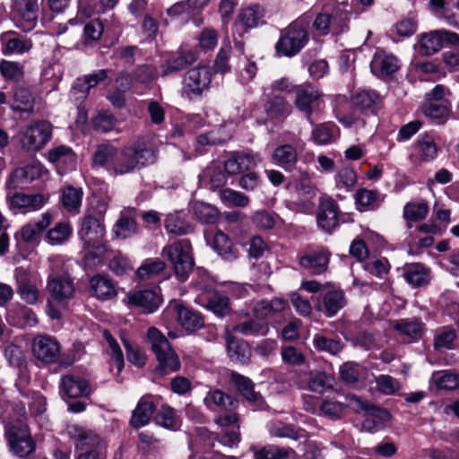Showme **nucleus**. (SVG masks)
Returning a JSON list of instances; mask_svg holds the SVG:
<instances>
[{
    "label": "nucleus",
    "instance_id": "a18cd8bd",
    "mask_svg": "<svg viewBox=\"0 0 459 459\" xmlns=\"http://www.w3.org/2000/svg\"><path fill=\"white\" fill-rule=\"evenodd\" d=\"M227 351L229 357L232 361L241 364L247 363L251 356V350L247 343L236 339L232 333L226 335Z\"/></svg>",
    "mask_w": 459,
    "mask_h": 459
},
{
    "label": "nucleus",
    "instance_id": "c9c22d12",
    "mask_svg": "<svg viewBox=\"0 0 459 459\" xmlns=\"http://www.w3.org/2000/svg\"><path fill=\"white\" fill-rule=\"evenodd\" d=\"M373 74L379 77H385L395 73L399 69L398 59L393 55H386L383 51H377L370 63Z\"/></svg>",
    "mask_w": 459,
    "mask_h": 459
},
{
    "label": "nucleus",
    "instance_id": "393cba45",
    "mask_svg": "<svg viewBox=\"0 0 459 459\" xmlns=\"http://www.w3.org/2000/svg\"><path fill=\"white\" fill-rule=\"evenodd\" d=\"M205 239L208 245L223 259L234 260L238 257V250L231 239L221 230L205 232Z\"/></svg>",
    "mask_w": 459,
    "mask_h": 459
},
{
    "label": "nucleus",
    "instance_id": "b1692460",
    "mask_svg": "<svg viewBox=\"0 0 459 459\" xmlns=\"http://www.w3.org/2000/svg\"><path fill=\"white\" fill-rule=\"evenodd\" d=\"M160 398L151 394L143 395L133 411L130 424L139 429L149 423L155 409L160 403Z\"/></svg>",
    "mask_w": 459,
    "mask_h": 459
},
{
    "label": "nucleus",
    "instance_id": "4d7b16f0",
    "mask_svg": "<svg viewBox=\"0 0 459 459\" xmlns=\"http://www.w3.org/2000/svg\"><path fill=\"white\" fill-rule=\"evenodd\" d=\"M191 209L195 218L201 222L213 224L219 219L218 210L209 204L200 201H194L191 204Z\"/></svg>",
    "mask_w": 459,
    "mask_h": 459
},
{
    "label": "nucleus",
    "instance_id": "774afa93",
    "mask_svg": "<svg viewBox=\"0 0 459 459\" xmlns=\"http://www.w3.org/2000/svg\"><path fill=\"white\" fill-rule=\"evenodd\" d=\"M33 98L30 92L24 88H17L13 92L12 108L16 111L29 112L32 109Z\"/></svg>",
    "mask_w": 459,
    "mask_h": 459
},
{
    "label": "nucleus",
    "instance_id": "de8ad7c7",
    "mask_svg": "<svg viewBox=\"0 0 459 459\" xmlns=\"http://www.w3.org/2000/svg\"><path fill=\"white\" fill-rule=\"evenodd\" d=\"M311 138L316 145H327L339 138V129L333 123H323L313 128Z\"/></svg>",
    "mask_w": 459,
    "mask_h": 459
},
{
    "label": "nucleus",
    "instance_id": "3c124183",
    "mask_svg": "<svg viewBox=\"0 0 459 459\" xmlns=\"http://www.w3.org/2000/svg\"><path fill=\"white\" fill-rule=\"evenodd\" d=\"M195 60V53L192 51H181L178 56L168 59L161 65V75L166 76L172 73L182 70L186 65L191 64Z\"/></svg>",
    "mask_w": 459,
    "mask_h": 459
},
{
    "label": "nucleus",
    "instance_id": "2f4dec72",
    "mask_svg": "<svg viewBox=\"0 0 459 459\" xmlns=\"http://www.w3.org/2000/svg\"><path fill=\"white\" fill-rule=\"evenodd\" d=\"M14 276L17 283V292L22 299L29 304H35L39 299V291L31 282L28 272L20 267L15 270Z\"/></svg>",
    "mask_w": 459,
    "mask_h": 459
},
{
    "label": "nucleus",
    "instance_id": "a211bd4d",
    "mask_svg": "<svg viewBox=\"0 0 459 459\" xmlns=\"http://www.w3.org/2000/svg\"><path fill=\"white\" fill-rule=\"evenodd\" d=\"M346 305L344 292L338 288L329 286L322 293L316 303L318 311L323 312L326 316H334Z\"/></svg>",
    "mask_w": 459,
    "mask_h": 459
},
{
    "label": "nucleus",
    "instance_id": "9b49d317",
    "mask_svg": "<svg viewBox=\"0 0 459 459\" xmlns=\"http://www.w3.org/2000/svg\"><path fill=\"white\" fill-rule=\"evenodd\" d=\"M212 81V70L201 65L188 70L183 81V91L188 98L200 96L208 90Z\"/></svg>",
    "mask_w": 459,
    "mask_h": 459
},
{
    "label": "nucleus",
    "instance_id": "9d476101",
    "mask_svg": "<svg viewBox=\"0 0 459 459\" xmlns=\"http://www.w3.org/2000/svg\"><path fill=\"white\" fill-rule=\"evenodd\" d=\"M165 318H175L186 331L193 332L204 325L201 315L183 306L178 300H171L163 312Z\"/></svg>",
    "mask_w": 459,
    "mask_h": 459
},
{
    "label": "nucleus",
    "instance_id": "864d4df0",
    "mask_svg": "<svg viewBox=\"0 0 459 459\" xmlns=\"http://www.w3.org/2000/svg\"><path fill=\"white\" fill-rule=\"evenodd\" d=\"M296 193L299 200L296 202L301 212L308 213L314 209L312 199L316 197V189L311 184L299 183L296 186Z\"/></svg>",
    "mask_w": 459,
    "mask_h": 459
},
{
    "label": "nucleus",
    "instance_id": "423d86ee",
    "mask_svg": "<svg viewBox=\"0 0 459 459\" xmlns=\"http://www.w3.org/2000/svg\"><path fill=\"white\" fill-rule=\"evenodd\" d=\"M147 336L159 362L157 370L161 375L178 370L180 368L179 358L172 350L165 335L157 328L152 327L148 330Z\"/></svg>",
    "mask_w": 459,
    "mask_h": 459
},
{
    "label": "nucleus",
    "instance_id": "4c0bfd02",
    "mask_svg": "<svg viewBox=\"0 0 459 459\" xmlns=\"http://www.w3.org/2000/svg\"><path fill=\"white\" fill-rule=\"evenodd\" d=\"M267 117L274 122H282L291 113V106L281 96H268V100L264 105Z\"/></svg>",
    "mask_w": 459,
    "mask_h": 459
},
{
    "label": "nucleus",
    "instance_id": "7ed1b4c3",
    "mask_svg": "<svg viewBox=\"0 0 459 459\" xmlns=\"http://www.w3.org/2000/svg\"><path fill=\"white\" fill-rule=\"evenodd\" d=\"M161 255L172 265L174 273L179 281H186L195 265L192 245L188 239L177 240L166 245Z\"/></svg>",
    "mask_w": 459,
    "mask_h": 459
},
{
    "label": "nucleus",
    "instance_id": "603ef678",
    "mask_svg": "<svg viewBox=\"0 0 459 459\" xmlns=\"http://www.w3.org/2000/svg\"><path fill=\"white\" fill-rule=\"evenodd\" d=\"M383 202L381 195L375 190L359 189L355 194V204L360 212L375 210Z\"/></svg>",
    "mask_w": 459,
    "mask_h": 459
},
{
    "label": "nucleus",
    "instance_id": "0e129e2a",
    "mask_svg": "<svg viewBox=\"0 0 459 459\" xmlns=\"http://www.w3.org/2000/svg\"><path fill=\"white\" fill-rule=\"evenodd\" d=\"M269 331L268 324L261 321H246L235 325L232 333H238L243 335H265Z\"/></svg>",
    "mask_w": 459,
    "mask_h": 459
},
{
    "label": "nucleus",
    "instance_id": "c85d7f7f",
    "mask_svg": "<svg viewBox=\"0 0 459 459\" xmlns=\"http://www.w3.org/2000/svg\"><path fill=\"white\" fill-rule=\"evenodd\" d=\"M404 281L413 288L428 285L432 279L430 268L420 263L406 264L403 267Z\"/></svg>",
    "mask_w": 459,
    "mask_h": 459
},
{
    "label": "nucleus",
    "instance_id": "a878e982",
    "mask_svg": "<svg viewBox=\"0 0 459 459\" xmlns=\"http://www.w3.org/2000/svg\"><path fill=\"white\" fill-rule=\"evenodd\" d=\"M12 190H8L7 198L11 208L23 210L25 212H34L41 209L48 201V196L42 194L27 195L23 193H14L11 195Z\"/></svg>",
    "mask_w": 459,
    "mask_h": 459
},
{
    "label": "nucleus",
    "instance_id": "4468645a",
    "mask_svg": "<svg viewBox=\"0 0 459 459\" xmlns=\"http://www.w3.org/2000/svg\"><path fill=\"white\" fill-rule=\"evenodd\" d=\"M296 385L299 389L324 394L333 388V378L322 370L300 372L297 376Z\"/></svg>",
    "mask_w": 459,
    "mask_h": 459
},
{
    "label": "nucleus",
    "instance_id": "bb28decb",
    "mask_svg": "<svg viewBox=\"0 0 459 459\" xmlns=\"http://www.w3.org/2000/svg\"><path fill=\"white\" fill-rule=\"evenodd\" d=\"M126 303L142 308L144 313H153L160 307L161 299L151 290L131 291L126 295Z\"/></svg>",
    "mask_w": 459,
    "mask_h": 459
},
{
    "label": "nucleus",
    "instance_id": "5701e85b",
    "mask_svg": "<svg viewBox=\"0 0 459 459\" xmlns=\"http://www.w3.org/2000/svg\"><path fill=\"white\" fill-rule=\"evenodd\" d=\"M261 162L258 154L251 152H233L224 162V169L230 175L245 173Z\"/></svg>",
    "mask_w": 459,
    "mask_h": 459
},
{
    "label": "nucleus",
    "instance_id": "680f3d73",
    "mask_svg": "<svg viewBox=\"0 0 459 459\" xmlns=\"http://www.w3.org/2000/svg\"><path fill=\"white\" fill-rule=\"evenodd\" d=\"M166 268L164 262L158 258L145 259L136 271V275L141 280L152 279L160 275Z\"/></svg>",
    "mask_w": 459,
    "mask_h": 459
},
{
    "label": "nucleus",
    "instance_id": "6e6552de",
    "mask_svg": "<svg viewBox=\"0 0 459 459\" xmlns=\"http://www.w3.org/2000/svg\"><path fill=\"white\" fill-rule=\"evenodd\" d=\"M294 105L313 124L312 115L324 107V94L310 83L297 85Z\"/></svg>",
    "mask_w": 459,
    "mask_h": 459
},
{
    "label": "nucleus",
    "instance_id": "2eb2a0df",
    "mask_svg": "<svg viewBox=\"0 0 459 459\" xmlns=\"http://www.w3.org/2000/svg\"><path fill=\"white\" fill-rule=\"evenodd\" d=\"M48 175V170L39 162H33L22 168L16 169L6 181L7 190H15L23 185L43 178Z\"/></svg>",
    "mask_w": 459,
    "mask_h": 459
},
{
    "label": "nucleus",
    "instance_id": "37998d69",
    "mask_svg": "<svg viewBox=\"0 0 459 459\" xmlns=\"http://www.w3.org/2000/svg\"><path fill=\"white\" fill-rule=\"evenodd\" d=\"M137 225L134 221V210L125 209L120 213V218L116 222L113 233L117 238H127L136 233Z\"/></svg>",
    "mask_w": 459,
    "mask_h": 459
},
{
    "label": "nucleus",
    "instance_id": "338daca9",
    "mask_svg": "<svg viewBox=\"0 0 459 459\" xmlns=\"http://www.w3.org/2000/svg\"><path fill=\"white\" fill-rule=\"evenodd\" d=\"M429 212V206L425 202L408 203L403 208V218L411 228V221H418L425 219Z\"/></svg>",
    "mask_w": 459,
    "mask_h": 459
},
{
    "label": "nucleus",
    "instance_id": "052dcab7",
    "mask_svg": "<svg viewBox=\"0 0 459 459\" xmlns=\"http://www.w3.org/2000/svg\"><path fill=\"white\" fill-rule=\"evenodd\" d=\"M82 191L72 186L63 189L61 201L64 208L69 212L77 213L82 204Z\"/></svg>",
    "mask_w": 459,
    "mask_h": 459
},
{
    "label": "nucleus",
    "instance_id": "69168bd1",
    "mask_svg": "<svg viewBox=\"0 0 459 459\" xmlns=\"http://www.w3.org/2000/svg\"><path fill=\"white\" fill-rule=\"evenodd\" d=\"M73 229L69 222H59L50 229L47 234V240L50 245H62L71 236Z\"/></svg>",
    "mask_w": 459,
    "mask_h": 459
},
{
    "label": "nucleus",
    "instance_id": "0eeeda50",
    "mask_svg": "<svg viewBox=\"0 0 459 459\" xmlns=\"http://www.w3.org/2000/svg\"><path fill=\"white\" fill-rule=\"evenodd\" d=\"M349 405L356 411H364L366 417L361 424V429L375 433L384 428L391 415L385 409L373 406L367 401H364L355 395H348Z\"/></svg>",
    "mask_w": 459,
    "mask_h": 459
},
{
    "label": "nucleus",
    "instance_id": "f03ea898",
    "mask_svg": "<svg viewBox=\"0 0 459 459\" xmlns=\"http://www.w3.org/2000/svg\"><path fill=\"white\" fill-rule=\"evenodd\" d=\"M156 154L152 149L144 143L134 142L124 146L121 150L117 148L116 166L113 175H126L154 163Z\"/></svg>",
    "mask_w": 459,
    "mask_h": 459
},
{
    "label": "nucleus",
    "instance_id": "8fccbe9b",
    "mask_svg": "<svg viewBox=\"0 0 459 459\" xmlns=\"http://www.w3.org/2000/svg\"><path fill=\"white\" fill-rule=\"evenodd\" d=\"M165 229L169 234L185 235L192 231L191 225L186 220L183 211L169 213L165 220Z\"/></svg>",
    "mask_w": 459,
    "mask_h": 459
},
{
    "label": "nucleus",
    "instance_id": "ea45409f",
    "mask_svg": "<svg viewBox=\"0 0 459 459\" xmlns=\"http://www.w3.org/2000/svg\"><path fill=\"white\" fill-rule=\"evenodd\" d=\"M393 327L405 342H415L421 338L423 324L418 319H401L394 322Z\"/></svg>",
    "mask_w": 459,
    "mask_h": 459
},
{
    "label": "nucleus",
    "instance_id": "412c9836",
    "mask_svg": "<svg viewBox=\"0 0 459 459\" xmlns=\"http://www.w3.org/2000/svg\"><path fill=\"white\" fill-rule=\"evenodd\" d=\"M108 77V70L100 69L78 78L70 94L76 101H82L88 96L90 90Z\"/></svg>",
    "mask_w": 459,
    "mask_h": 459
},
{
    "label": "nucleus",
    "instance_id": "c03bdc74",
    "mask_svg": "<svg viewBox=\"0 0 459 459\" xmlns=\"http://www.w3.org/2000/svg\"><path fill=\"white\" fill-rule=\"evenodd\" d=\"M51 216L48 212H45L39 220L30 221L25 224L16 237H20L22 240L27 243H32L37 240L39 234L50 224Z\"/></svg>",
    "mask_w": 459,
    "mask_h": 459
},
{
    "label": "nucleus",
    "instance_id": "5fc2aeb1",
    "mask_svg": "<svg viewBox=\"0 0 459 459\" xmlns=\"http://www.w3.org/2000/svg\"><path fill=\"white\" fill-rule=\"evenodd\" d=\"M206 407L212 411L233 408L235 401L220 390H211L204 399Z\"/></svg>",
    "mask_w": 459,
    "mask_h": 459
},
{
    "label": "nucleus",
    "instance_id": "1a4fd4ad",
    "mask_svg": "<svg viewBox=\"0 0 459 459\" xmlns=\"http://www.w3.org/2000/svg\"><path fill=\"white\" fill-rule=\"evenodd\" d=\"M52 127L48 121H37L28 126L20 135L22 149L38 151L50 140Z\"/></svg>",
    "mask_w": 459,
    "mask_h": 459
},
{
    "label": "nucleus",
    "instance_id": "ddd939ff",
    "mask_svg": "<svg viewBox=\"0 0 459 459\" xmlns=\"http://www.w3.org/2000/svg\"><path fill=\"white\" fill-rule=\"evenodd\" d=\"M13 15L15 24L23 31L31 30L37 24L39 15L38 0H14Z\"/></svg>",
    "mask_w": 459,
    "mask_h": 459
},
{
    "label": "nucleus",
    "instance_id": "e2e57ef3",
    "mask_svg": "<svg viewBox=\"0 0 459 459\" xmlns=\"http://www.w3.org/2000/svg\"><path fill=\"white\" fill-rule=\"evenodd\" d=\"M421 111L426 117L437 123H443L449 116V108L446 101L425 102L421 107Z\"/></svg>",
    "mask_w": 459,
    "mask_h": 459
},
{
    "label": "nucleus",
    "instance_id": "bf43d9fd",
    "mask_svg": "<svg viewBox=\"0 0 459 459\" xmlns=\"http://www.w3.org/2000/svg\"><path fill=\"white\" fill-rule=\"evenodd\" d=\"M199 299L206 300L204 307L220 317L225 316L230 311L229 299L220 293L215 292L210 297L204 296L199 297Z\"/></svg>",
    "mask_w": 459,
    "mask_h": 459
},
{
    "label": "nucleus",
    "instance_id": "f257e3e1",
    "mask_svg": "<svg viewBox=\"0 0 459 459\" xmlns=\"http://www.w3.org/2000/svg\"><path fill=\"white\" fill-rule=\"evenodd\" d=\"M381 101L380 95L372 90H359L352 97V104L344 95H338L333 100V112L336 119L345 127L363 124L360 120L357 107L360 109L377 108Z\"/></svg>",
    "mask_w": 459,
    "mask_h": 459
},
{
    "label": "nucleus",
    "instance_id": "13d9d810",
    "mask_svg": "<svg viewBox=\"0 0 459 459\" xmlns=\"http://www.w3.org/2000/svg\"><path fill=\"white\" fill-rule=\"evenodd\" d=\"M273 160L285 169H291L297 162V152L290 144L277 147L273 153Z\"/></svg>",
    "mask_w": 459,
    "mask_h": 459
},
{
    "label": "nucleus",
    "instance_id": "7c9ffc66",
    "mask_svg": "<svg viewBox=\"0 0 459 459\" xmlns=\"http://www.w3.org/2000/svg\"><path fill=\"white\" fill-rule=\"evenodd\" d=\"M48 160L56 167L59 174L74 169L76 162V157L73 150L65 145L50 149L48 153Z\"/></svg>",
    "mask_w": 459,
    "mask_h": 459
},
{
    "label": "nucleus",
    "instance_id": "09e8293b",
    "mask_svg": "<svg viewBox=\"0 0 459 459\" xmlns=\"http://www.w3.org/2000/svg\"><path fill=\"white\" fill-rule=\"evenodd\" d=\"M441 37L440 30L421 34L418 40L420 54L431 56L437 53L443 48Z\"/></svg>",
    "mask_w": 459,
    "mask_h": 459
},
{
    "label": "nucleus",
    "instance_id": "6ab92c4d",
    "mask_svg": "<svg viewBox=\"0 0 459 459\" xmlns=\"http://www.w3.org/2000/svg\"><path fill=\"white\" fill-rule=\"evenodd\" d=\"M331 253L325 247L306 251L299 255V264L313 274H321L327 270Z\"/></svg>",
    "mask_w": 459,
    "mask_h": 459
},
{
    "label": "nucleus",
    "instance_id": "dca6fc26",
    "mask_svg": "<svg viewBox=\"0 0 459 459\" xmlns=\"http://www.w3.org/2000/svg\"><path fill=\"white\" fill-rule=\"evenodd\" d=\"M60 352V344L55 338L48 335H38L33 339L32 353L42 363L51 364L56 362Z\"/></svg>",
    "mask_w": 459,
    "mask_h": 459
},
{
    "label": "nucleus",
    "instance_id": "cd10ccee",
    "mask_svg": "<svg viewBox=\"0 0 459 459\" xmlns=\"http://www.w3.org/2000/svg\"><path fill=\"white\" fill-rule=\"evenodd\" d=\"M47 289L58 302L72 299L74 293V283L67 275H48Z\"/></svg>",
    "mask_w": 459,
    "mask_h": 459
},
{
    "label": "nucleus",
    "instance_id": "4be33fe9",
    "mask_svg": "<svg viewBox=\"0 0 459 459\" xmlns=\"http://www.w3.org/2000/svg\"><path fill=\"white\" fill-rule=\"evenodd\" d=\"M264 15L265 10L259 4H253L243 8L234 24L235 32L242 36L247 32L248 30L263 23L262 20Z\"/></svg>",
    "mask_w": 459,
    "mask_h": 459
},
{
    "label": "nucleus",
    "instance_id": "72a5a7b5",
    "mask_svg": "<svg viewBox=\"0 0 459 459\" xmlns=\"http://www.w3.org/2000/svg\"><path fill=\"white\" fill-rule=\"evenodd\" d=\"M91 295L99 300H108L117 295L113 281L107 275L96 274L89 281Z\"/></svg>",
    "mask_w": 459,
    "mask_h": 459
},
{
    "label": "nucleus",
    "instance_id": "58836bf2",
    "mask_svg": "<svg viewBox=\"0 0 459 459\" xmlns=\"http://www.w3.org/2000/svg\"><path fill=\"white\" fill-rule=\"evenodd\" d=\"M116 155L117 147L108 143L100 144L97 146L93 155V166L103 168L109 174L113 175V168L116 166Z\"/></svg>",
    "mask_w": 459,
    "mask_h": 459
},
{
    "label": "nucleus",
    "instance_id": "a19ab883",
    "mask_svg": "<svg viewBox=\"0 0 459 459\" xmlns=\"http://www.w3.org/2000/svg\"><path fill=\"white\" fill-rule=\"evenodd\" d=\"M60 393L63 397L78 398L89 394L90 386L83 379L65 376L61 380Z\"/></svg>",
    "mask_w": 459,
    "mask_h": 459
},
{
    "label": "nucleus",
    "instance_id": "f8f14e48",
    "mask_svg": "<svg viewBox=\"0 0 459 459\" xmlns=\"http://www.w3.org/2000/svg\"><path fill=\"white\" fill-rule=\"evenodd\" d=\"M6 436L10 449L16 455L23 457L33 452L34 443L26 424L19 422L18 425H10L6 430Z\"/></svg>",
    "mask_w": 459,
    "mask_h": 459
},
{
    "label": "nucleus",
    "instance_id": "f704fd0d",
    "mask_svg": "<svg viewBox=\"0 0 459 459\" xmlns=\"http://www.w3.org/2000/svg\"><path fill=\"white\" fill-rule=\"evenodd\" d=\"M338 207L330 198L323 199L319 204L317 224L325 231L330 232L338 225Z\"/></svg>",
    "mask_w": 459,
    "mask_h": 459
},
{
    "label": "nucleus",
    "instance_id": "20e7f679",
    "mask_svg": "<svg viewBox=\"0 0 459 459\" xmlns=\"http://www.w3.org/2000/svg\"><path fill=\"white\" fill-rule=\"evenodd\" d=\"M66 431L74 441L77 459H105V446L97 434L77 424L68 425Z\"/></svg>",
    "mask_w": 459,
    "mask_h": 459
},
{
    "label": "nucleus",
    "instance_id": "79ce46f5",
    "mask_svg": "<svg viewBox=\"0 0 459 459\" xmlns=\"http://www.w3.org/2000/svg\"><path fill=\"white\" fill-rule=\"evenodd\" d=\"M109 249L106 244L83 246L82 250V264L87 268H96L106 259Z\"/></svg>",
    "mask_w": 459,
    "mask_h": 459
},
{
    "label": "nucleus",
    "instance_id": "473e14b6",
    "mask_svg": "<svg viewBox=\"0 0 459 459\" xmlns=\"http://www.w3.org/2000/svg\"><path fill=\"white\" fill-rule=\"evenodd\" d=\"M232 382L238 386V391L246 398L253 411L261 410L264 407V399L259 393L255 392L252 382L238 374H231Z\"/></svg>",
    "mask_w": 459,
    "mask_h": 459
},
{
    "label": "nucleus",
    "instance_id": "c756f323",
    "mask_svg": "<svg viewBox=\"0 0 459 459\" xmlns=\"http://www.w3.org/2000/svg\"><path fill=\"white\" fill-rule=\"evenodd\" d=\"M238 420V416L234 413L225 414L216 419V423L222 428L220 442L223 446L232 447L239 443Z\"/></svg>",
    "mask_w": 459,
    "mask_h": 459
},
{
    "label": "nucleus",
    "instance_id": "e433bc0d",
    "mask_svg": "<svg viewBox=\"0 0 459 459\" xmlns=\"http://www.w3.org/2000/svg\"><path fill=\"white\" fill-rule=\"evenodd\" d=\"M1 42L3 44V52L9 55H22L29 52L32 48V42L30 39L22 36H18L12 31L3 34L1 37Z\"/></svg>",
    "mask_w": 459,
    "mask_h": 459
},
{
    "label": "nucleus",
    "instance_id": "39448f33",
    "mask_svg": "<svg viewBox=\"0 0 459 459\" xmlns=\"http://www.w3.org/2000/svg\"><path fill=\"white\" fill-rule=\"evenodd\" d=\"M307 22L299 19L290 23L283 31L276 43V52L279 56H294L307 43Z\"/></svg>",
    "mask_w": 459,
    "mask_h": 459
},
{
    "label": "nucleus",
    "instance_id": "aec40b11",
    "mask_svg": "<svg viewBox=\"0 0 459 459\" xmlns=\"http://www.w3.org/2000/svg\"><path fill=\"white\" fill-rule=\"evenodd\" d=\"M439 150L433 136L420 134L413 143L411 158L420 163H429L437 159Z\"/></svg>",
    "mask_w": 459,
    "mask_h": 459
},
{
    "label": "nucleus",
    "instance_id": "49530a36",
    "mask_svg": "<svg viewBox=\"0 0 459 459\" xmlns=\"http://www.w3.org/2000/svg\"><path fill=\"white\" fill-rule=\"evenodd\" d=\"M6 318L14 325L33 326L38 323L35 313L20 304H13L7 309Z\"/></svg>",
    "mask_w": 459,
    "mask_h": 459
},
{
    "label": "nucleus",
    "instance_id": "f3484780",
    "mask_svg": "<svg viewBox=\"0 0 459 459\" xmlns=\"http://www.w3.org/2000/svg\"><path fill=\"white\" fill-rule=\"evenodd\" d=\"M78 235L83 246L106 244V229L104 224L100 219L90 214L82 219Z\"/></svg>",
    "mask_w": 459,
    "mask_h": 459
},
{
    "label": "nucleus",
    "instance_id": "6e6d98bb",
    "mask_svg": "<svg viewBox=\"0 0 459 459\" xmlns=\"http://www.w3.org/2000/svg\"><path fill=\"white\" fill-rule=\"evenodd\" d=\"M103 336L108 343V353L110 356V370L114 371L116 369L117 373L118 374L122 371L125 365L122 351L109 332L104 331Z\"/></svg>",
    "mask_w": 459,
    "mask_h": 459
}]
</instances>
